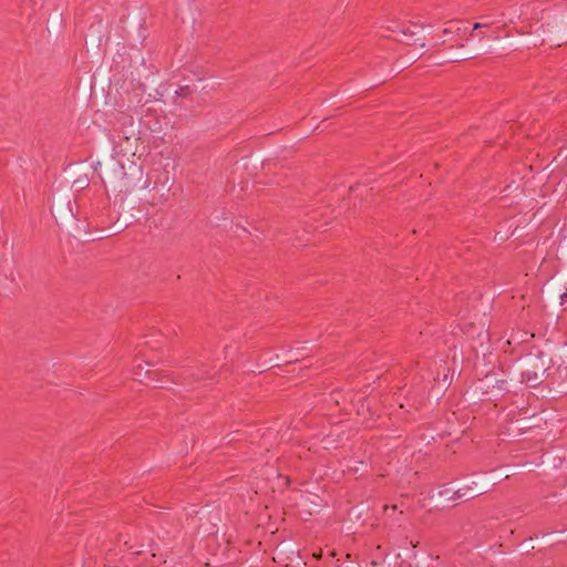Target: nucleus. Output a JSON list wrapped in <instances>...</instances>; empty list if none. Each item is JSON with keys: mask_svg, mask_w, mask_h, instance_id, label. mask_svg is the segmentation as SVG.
Segmentation results:
<instances>
[{"mask_svg": "<svg viewBox=\"0 0 567 567\" xmlns=\"http://www.w3.org/2000/svg\"><path fill=\"white\" fill-rule=\"evenodd\" d=\"M461 21H449L440 33H434L431 37L433 47L443 45L444 50H447L443 56L446 62H460L475 58L476 52L474 50H463L465 47L463 41H468V39L465 38L467 28H464L461 33Z\"/></svg>", "mask_w": 567, "mask_h": 567, "instance_id": "nucleus-1", "label": "nucleus"}, {"mask_svg": "<svg viewBox=\"0 0 567 567\" xmlns=\"http://www.w3.org/2000/svg\"><path fill=\"white\" fill-rule=\"evenodd\" d=\"M115 206H117V218L113 225V230L122 233L134 224L147 221L150 207L153 206V203L134 194H123L116 199Z\"/></svg>", "mask_w": 567, "mask_h": 567, "instance_id": "nucleus-2", "label": "nucleus"}, {"mask_svg": "<svg viewBox=\"0 0 567 567\" xmlns=\"http://www.w3.org/2000/svg\"><path fill=\"white\" fill-rule=\"evenodd\" d=\"M501 480L502 474L497 473L496 470L467 474L455 481L457 487L456 498L460 503L474 499L489 492Z\"/></svg>", "mask_w": 567, "mask_h": 567, "instance_id": "nucleus-3", "label": "nucleus"}, {"mask_svg": "<svg viewBox=\"0 0 567 567\" xmlns=\"http://www.w3.org/2000/svg\"><path fill=\"white\" fill-rule=\"evenodd\" d=\"M520 364L522 382L529 388H537L545 381L546 372L551 368L553 362L545 352L534 349L522 358Z\"/></svg>", "mask_w": 567, "mask_h": 567, "instance_id": "nucleus-4", "label": "nucleus"}, {"mask_svg": "<svg viewBox=\"0 0 567 567\" xmlns=\"http://www.w3.org/2000/svg\"><path fill=\"white\" fill-rule=\"evenodd\" d=\"M121 87L125 89L128 102L130 104H133L134 107L144 106L148 102V100H144L146 86L140 80H137L135 84V79L133 76L130 80L125 79ZM130 106L131 105H128V107Z\"/></svg>", "mask_w": 567, "mask_h": 567, "instance_id": "nucleus-5", "label": "nucleus"}, {"mask_svg": "<svg viewBox=\"0 0 567 567\" xmlns=\"http://www.w3.org/2000/svg\"><path fill=\"white\" fill-rule=\"evenodd\" d=\"M107 24L104 23L102 20L92 23L87 28V31L84 35L85 43L89 44L91 48H100L102 45V42L104 40H107Z\"/></svg>", "mask_w": 567, "mask_h": 567, "instance_id": "nucleus-6", "label": "nucleus"}, {"mask_svg": "<svg viewBox=\"0 0 567 567\" xmlns=\"http://www.w3.org/2000/svg\"><path fill=\"white\" fill-rule=\"evenodd\" d=\"M393 32H396V30H392ZM423 31V28L416 24H411L408 27H403L402 29L398 30L399 35L395 37V40L402 43H405L406 45H420L422 48L425 47V43L422 42L423 38L421 37V33Z\"/></svg>", "mask_w": 567, "mask_h": 567, "instance_id": "nucleus-7", "label": "nucleus"}, {"mask_svg": "<svg viewBox=\"0 0 567 567\" xmlns=\"http://www.w3.org/2000/svg\"><path fill=\"white\" fill-rule=\"evenodd\" d=\"M457 487L454 482L445 483L439 487V489L432 494V498H435L440 503L458 501L456 498Z\"/></svg>", "mask_w": 567, "mask_h": 567, "instance_id": "nucleus-8", "label": "nucleus"}, {"mask_svg": "<svg viewBox=\"0 0 567 567\" xmlns=\"http://www.w3.org/2000/svg\"><path fill=\"white\" fill-rule=\"evenodd\" d=\"M545 422L546 421L544 420L542 413H534L528 416L524 415L515 420L519 431L542 427L543 423Z\"/></svg>", "mask_w": 567, "mask_h": 567, "instance_id": "nucleus-9", "label": "nucleus"}, {"mask_svg": "<svg viewBox=\"0 0 567 567\" xmlns=\"http://www.w3.org/2000/svg\"><path fill=\"white\" fill-rule=\"evenodd\" d=\"M51 213L56 220L60 219L61 221L65 223L74 217L70 200L68 203L56 202V204L51 207Z\"/></svg>", "mask_w": 567, "mask_h": 567, "instance_id": "nucleus-10", "label": "nucleus"}, {"mask_svg": "<svg viewBox=\"0 0 567 567\" xmlns=\"http://www.w3.org/2000/svg\"><path fill=\"white\" fill-rule=\"evenodd\" d=\"M63 19L61 12H55L51 19L48 21V30L49 31H58L62 28Z\"/></svg>", "mask_w": 567, "mask_h": 567, "instance_id": "nucleus-11", "label": "nucleus"}, {"mask_svg": "<svg viewBox=\"0 0 567 567\" xmlns=\"http://www.w3.org/2000/svg\"><path fill=\"white\" fill-rule=\"evenodd\" d=\"M535 538H538L537 534H535ZM518 547L523 554H529L535 548L534 537L525 538L518 544Z\"/></svg>", "mask_w": 567, "mask_h": 567, "instance_id": "nucleus-12", "label": "nucleus"}, {"mask_svg": "<svg viewBox=\"0 0 567 567\" xmlns=\"http://www.w3.org/2000/svg\"><path fill=\"white\" fill-rule=\"evenodd\" d=\"M196 90L190 85L179 86L176 91V97L185 99L193 94Z\"/></svg>", "mask_w": 567, "mask_h": 567, "instance_id": "nucleus-13", "label": "nucleus"}, {"mask_svg": "<svg viewBox=\"0 0 567 567\" xmlns=\"http://www.w3.org/2000/svg\"><path fill=\"white\" fill-rule=\"evenodd\" d=\"M90 181L89 177L85 175L83 177H79L78 179L73 181V187H75L76 192H80L82 189H85L89 187Z\"/></svg>", "mask_w": 567, "mask_h": 567, "instance_id": "nucleus-14", "label": "nucleus"}, {"mask_svg": "<svg viewBox=\"0 0 567 567\" xmlns=\"http://www.w3.org/2000/svg\"><path fill=\"white\" fill-rule=\"evenodd\" d=\"M506 384H507L506 380H496L493 384V389H497L499 392H502L501 395H504L505 393L509 392Z\"/></svg>", "mask_w": 567, "mask_h": 567, "instance_id": "nucleus-15", "label": "nucleus"}, {"mask_svg": "<svg viewBox=\"0 0 567 567\" xmlns=\"http://www.w3.org/2000/svg\"><path fill=\"white\" fill-rule=\"evenodd\" d=\"M555 535H556L555 532L543 533L542 534V542L543 543H548V542H550L554 538Z\"/></svg>", "mask_w": 567, "mask_h": 567, "instance_id": "nucleus-16", "label": "nucleus"}, {"mask_svg": "<svg viewBox=\"0 0 567 567\" xmlns=\"http://www.w3.org/2000/svg\"><path fill=\"white\" fill-rule=\"evenodd\" d=\"M362 189H364L365 192H370L371 190V188L368 189L365 187V185L357 184V185L350 187V193L361 192Z\"/></svg>", "mask_w": 567, "mask_h": 567, "instance_id": "nucleus-17", "label": "nucleus"}, {"mask_svg": "<svg viewBox=\"0 0 567 567\" xmlns=\"http://www.w3.org/2000/svg\"><path fill=\"white\" fill-rule=\"evenodd\" d=\"M559 299H560V302H559V303H560L561 306H563V305H565V303L567 302V290H566L565 292L560 293Z\"/></svg>", "mask_w": 567, "mask_h": 567, "instance_id": "nucleus-18", "label": "nucleus"}, {"mask_svg": "<svg viewBox=\"0 0 567 567\" xmlns=\"http://www.w3.org/2000/svg\"><path fill=\"white\" fill-rule=\"evenodd\" d=\"M566 42H567V40H565V39L555 40L551 45L560 47L563 43H566Z\"/></svg>", "mask_w": 567, "mask_h": 567, "instance_id": "nucleus-19", "label": "nucleus"}, {"mask_svg": "<svg viewBox=\"0 0 567 567\" xmlns=\"http://www.w3.org/2000/svg\"><path fill=\"white\" fill-rule=\"evenodd\" d=\"M153 374H155V372H154V371H150V370H147V371L145 372V375H146L150 380H154Z\"/></svg>", "mask_w": 567, "mask_h": 567, "instance_id": "nucleus-20", "label": "nucleus"}, {"mask_svg": "<svg viewBox=\"0 0 567 567\" xmlns=\"http://www.w3.org/2000/svg\"><path fill=\"white\" fill-rule=\"evenodd\" d=\"M481 27H482V24H481V23H475V24L473 25L472 32H474L476 29H480ZM471 35H472V37H474V34H473V33H471Z\"/></svg>", "mask_w": 567, "mask_h": 567, "instance_id": "nucleus-21", "label": "nucleus"}, {"mask_svg": "<svg viewBox=\"0 0 567 567\" xmlns=\"http://www.w3.org/2000/svg\"><path fill=\"white\" fill-rule=\"evenodd\" d=\"M206 374H207V372L202 373V374L197 375V379H205V378H209V377H208V375H206Z\"/></svg>", "mask_w": 567, "mask_h": 567, "instance_id": "nucleus-22", "label": "nucleus"}, {"mask_svg": "<svg viewBox=\"0 0 567 567\" xmlns=\"http://www.w3.org/2000/svg\"><path fill=\"white\" fill-rule=\"evenodd\" d=\"M481 390H483L484 393H487V390H485L483 386H480Z\"/></svg>", "mask_w": 567, "mask_h": 567, "instance_id": "nucleus-23", "label": "nucleus"}, {"mask_svg": "<svg viewBox=\"0 0 567 567\" xmlns=\"http://www.w3.org/2000/svg\"><path fill=\"white\" fill-rule=\"evenodd\" d=\"M442 39H451V35H445Z\"/></svg>", "mask_w": 567, "mask_h": 567, "instance_id": "nucleus-24", "label": "nucleus"}]
</instances>
